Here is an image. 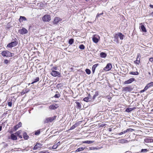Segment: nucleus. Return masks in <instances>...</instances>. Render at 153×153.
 Here are the masks:
<instances>
[{
    "mask_svg": "<svg viewBox=\"0 0 153 153\" xmlns=\"http://www.w3.org/2000/svg\"><path fill=\"white\" fill-rule=\"evenodd\" d=\"M13 41L10 42V47H13L16 45L18 44L17 40L15 38Z\"/></svg>",
    "mask_w": 153,
    "mask_h": 153,
    "instance_id": "5",
    "label": "nucleus"
},
{
    "mask_svg": "<svg viewBox=\"0 0 153 153\" xmlns=\"http://www.w3.org/2000/svg\"><path fill=\"white\" fill-rule=\"evenodd\" d=\"M23 134V138L25 140H27L29 139V137L26 132H24Z\"/></svg>",
    "mask_w": 153,
    "mask_h": 153,
    "instance_id": "24",
    "label": "nucleus"
},
{
    "mask_svg": "<svg viewBox=\"0 0 153 153\" xmlns=\"http://www.w3.org/2000/svg\"><path fill=\"white\" fill-rule=\"evenodd\" d=\"M107 54L104 52H101L100 53V56L102 58H104L106 56Z\"/></svg>",
    "mask_w": 153,
    "mask_h": 153,
    "instance_id": "25",
    "label": "nucleus"
},
{
    "mask_svg": "<svg viewBox=\"0 0 153 153\" xmlns=\"http://www.w3.org/2000/svg\"><path fill=\"white\" fill-rule=\"evenodd\" d=\"M8 60L7 59H5L4 60V62L5 64H7L8 63Z\"/></svg>",
    "mask_w": 153,
    "mask_h": 153,
    "instance_id": "55",
    "label": "nucleus"
},
{
    "mask_svg": "<svg viewBox=\"0 0 153 153\" xmlns=\"http://www.w3.org/2000/svg\"><path fill=\"white\" fill-rule=\"evenodd\" d=\"M56 94L54 95V97L55 98H58L60 96V95L59 93V92L58 91H56Z\"/></svg>",
    "mask_w": 153,
    "mask_h": 153,
    "instance_id": "35",
    "label": "nucleus"
},
{
    "mask_svg": "<svg viewBox=\"0 0 153 153\" xmlns=\"http://www.w3.org/2000/svg\"><path fill=\"white\" fill-rule=\"evenodd\" d=\"M105 124H102L101 125H100V127H103L104 126H105Z\"/></svg>",
    "mask_w": 153,
    "mask_h": 153,
    "instance_id": "57",
    "label": "nucleus"
},
{
    "mask_svg": "<svg viewBox=\"0 0 153 153\" xmlns=\"http://www.w3.org/2000/svg\"><path fill=\"white\" fill-rule=\"evenodd\" d=\"M112 66L111 64L110 63L107 64L104 69L103 70L105 71H108L110 70L112 68Z\"/></svg>",
    "mask_w": 153,
    "mask_h": 153,
    "instance_id": "4",
    "label": "nucleus"
},
{
    "mask_svg": "<svg viewBox=\"0 0 153 153\" xmlns=\"http://www.w3.org/2000/svg\"><path fill=\"white\" fill-rule=\"evenodd\" d=\"M149 152V150L147 149H142L140 151V152L143 153H146Z\"/></svg>",
    "mask_w": 153,
    "mask_h": 153,
    "instance_id": "33",
    "label": "nucleus"
},
{
    "mask_svg": "<svg viewBox=\"0 0 153 153\" xmlns=\"http://www.w3.org/2000/svg\"><path fill=\"white\" fill-rule=\"evenodd\" d=\"M92 40H93V42L95 43H97L98 42V39L97 38L95 37H93V38Z\"/></svg>",
    "mask_w": 153,
    "mask_h": 153,
    "instance_id": "34",
    "label": "nucleus"
},
{
    "mask_svg": "<svg viewBox=\"0 0 153 153\" xmlns=\"http://www.w3.org/2000/svg\"><path fill=\"white\" fill-rule=\"evenodd\" d=\"M152 86H153V82L148 83L145 87L147 90L148 88Z\"/></svg>",
    "mask_w": 153,
    "mask_h": 153,
    "instance_id": "16",
    "label": "nucleus"
},
{
    "mask_svg": "<svg viewBox=\"0 0 153 153\" xmlns=\"http://www.w3.org/2000/svg\"><path fill=\"white\" fill-rule=\"evenodd\" d=\"M85 71L87 74H90L91 73V71L90 69H85Z\"/></svg>",
    "mask_w": 153,
    "mask_h": 153,
    "instance_id": "43",
    "label": "nucleus"
},
{
    "mask_svg": "<svg viewBox=\"0 0 153 153\" xmlns=\"http://www.w3.org/2000/svg\"><path fill=\"white\" fill-rule=\"evenodd\" d=\"M145 143H149L153 142V140L151 139L150 137H149L145 139L144 140Z\"/></svg>",
    "mask_w": 153,
    "mask_h": 153,
    "instance_id": "14",
    "label": "nucleus"
},
{
    "mask_svg": "<svg viewBox=\"0 0 153 153\" xmlns=\"http://www.w3.org/2000/svg\"><path fill=\"white\" fill-rule=\"evenodd\" d=\"M140 28L142 32H143L145 33L146 32V28L143 25H141L140 27Z\"/></svg>",
    "mask_w": 153,
    "mask_h": 153,
    "instance_id": "20",
    "label": "nucleus"
},
{
    "mask_svg": "<svg viewBox=\"0 0 153 153\" xmlns=\"http://www.w3.org/2000/svg\"><path fill=\"white\" fill-rule=\"evenodd\" d=\"M75 103H76V107L77 108L80 109L81 108V105L79 102H76Z\"/></svg>",
    "mask_w": 153,
    "mask_h": 153,
    "instance_id": "27",
    "label": "nucleus"
},
{
    "mask_svg": "<svg viewBox=\"0 0 153 153\" xmlns=\"http://www.w3.org/2000/svg\"><path fill=\"white\" fill-rule=\"evenodd\" d=\"M123 91H131L133 90V88L131 86L126 87H124L123 88Z\"/></svg>",
    "mask_w": 153,
    "mask_h": 153,
    "instance_id": "6",
    "label": "nucleus"
},
{
    "mask_svg": "<svg viewBox=\"0 0 153 153\" xmlns=\"http://www.w3.org/2000/svg\"><path fill=\"white\" fill-rule=\"evenodd\" d=\"M56 145H58V146L60 144V142H59L58 143H57L56 144Z\"/></svg>",
    "mask_w": 153,
    "mask_h": 153,
    "instance_id": "58",
    "label": "nucleus"
},
{
    "mask_svg": "<svg viewBox=\"0 0 153 153\" xmlns=\"http://www.w3.org/2000/svg\"><path fill=\"white\" fill-rule=\"evenodd\" d=\"M22 131H21V130H20V131H18L16 133V134L17 135V136H18V135H20V134L21 133H22Z\"/></svg>",
    "mask_w": 153,
    "mask_h": 153,
    "instance_id": "48",
    "label": "nucleus"
},
{
    "mask_svg": "<svg viewBox=\"0 0 153 153\" xmlns=\"http://www.w3.org/2000/svg\"><path fill=\"white\" fill-rule=\"evenodd\" d=\"M85 149V147H80L79 148H78L75 151L76 152H79L82 151L83 150Z\"/></svg>",
    "mask_w": 153,
    "mask_h": 153,
    "instance_id": "26",
    "label": "nucleus"
},
{
    "mask_svg": "<svg viewBox=\"0 0 153 153\" xmlns=\"http://www.w3.org/2000/svg\"><path fill=\"white\" fill-rule=\"evenodd\" d=\"M99 65L98 64H96L94 65L92 68V72L93 74H94L96 68Z\"/></svg>",
    "mask_w": 153,
    "mask_h": 153,
    "instance_id": "19",
    "label": "nucleus"
},
{
    "mask_svg": "<svg viewBox=\"0 0 153 153\" xmlns=\"http://www.w3.org/2000/svg\"><path fill=\"white\" fill-rule=\"evenodd\" d=\"M7 47H10V43H9L7 45Z\"/></svg>",
    "mask_w": 153,
    "mask_h": 153,
    "instance_id": "63",
    "label": "nucleus"
},
{
    "mask_svg": "<svg viewBox=\"0 0 153 153\" xmlns=\"http://www.w3.org/2000/svg\"><path fill=\"white\" fill-rule=\"evenodd\" d=\"M103 14V12H102V13H98V14H97L96 16V19H98L99 17L100 16L102 15Z\"/></svg>",
    "mask_w": 153,
    "mask_h": 153,
    "instance_id": "42",
    "label": "nucleus"
},
{
    "mask_svg": "<svg viewBox=\"0 0 153 153\" xmlns=\"http://www.w3.org/2000/svg\"><path fill=\"white\" fill-rule=\"evenodd\" d=\"M140 53H138L136 60L134 61V62L135 64H139L140 63Z\"/></svg>",
    "mask_w": 153,
    "mask_h": 153,
    "instance_id": "9",
    "label": "nucleus"
},
{
    "mask_svg": "<svg viewBox=\"0 0 153 153\" xmlns=\"http://www.w3.org/2000/svg\"><path fill=\"white\" fill-rule=\"evenodd\" d=\"M58 147V145L56 144L54 145L52 147V148L53 149H56Z\"/></svg>",
    "mask_w": 153,
    "mask_h": 153,
    "instance_id": "50",
    "label": "nucleus"
},
{
    "mask_svg": "<svg viewBox=\"0 0 153 153\" xmlns=\"http://www.w3.org/2000/svg\"><path fill=\"white\" fill-rule=\"evenodd\" d=\"M12 56H13V58H16L17 57L16 56H14V53H10V57Z\"/></svg>",
    "mask_w": 153,
    "mask_h": 153,
    "instance_id": "49",
    "label": "nucleus"
},
{
    "mask_svg": "<svg viewBox=\"0 0 153 153\" xmlns=\"http://www.w3.org/2000/svg\"><path fill=\"white\" fill-rule=\"evenodd\" d=\"M1 54L4 57L9 56V52L7 51H4L2 52Z\"/></svg>",
    "mask_w": 153,
    "mask_h": 153,
    "instance_id": "12",
    "label": "nucleus"
},
{
    "mask_svg": "<svg viewBox=\"0 0 153 153\" xmlns=\"http://www.w3.org/2000/svg\"><path fill=\"white\" fill-rule=\"evenodd\" d=\"M83 143H86L88 144H91L93 143L94 142V141H90V140H87L83 142Z\"/></svg>",
    "mask_w": 153,
    "mask_h": 153,
    "instance_id": "32",
    "label": "nucleus"
},
{
    "mask_svg": "<svg viewBox=\"0 0 153 153\" xmlns=\"http://www.w3.org/2000/svg\"><path fill=\"white\" fill-rule=\"evenodd\" d=\"M61 20L58 17H55L54 19L53 23L55 24H57Z\"/></svg>",
    "mask_w": 153,
    "mask_h": 153,
    "instance_id": "22",
    "label": "nucleus"
},
{
    "mask_svg": "<svg viewBox=\"0 0 153 153\" xmlns=\"http://www.w3.org/2000/svg\"><path fill=\"white\" fill-rule=\"evenodd\" d=\"M42 145L39 143H37L33 147V150H36L42 147Z\"/></svg>",
    "mask_w": 153,
    "mask_h": 153,
    "instance_id": "11",
    "label": "nucleus"
},
{
    "mask_svg": "<svg viewBox=\"0 0 153 153\" xmlns=\"http://www.w3.org/2000/svg\"><path fill=\"white\" fill-rule=\"evenodd\" d=\"M118 33L115 34L114 37V41L117 42L118 40Z\"/></svg>",
    "mask_w": 153,
    "mask_h": 153,
    "instance_id": "28",
    "label": "nucleus"
},
{
    "mask_svg": "<svg viewBox=\"0 0 153 153\" xmlns=\"http://www.w3.org/2000/svg\"><path fill=\"white\" fill-rule=\"evenodd\" d=\"M77 126V123H75L70 128V130H72L75 128Z\"/></svg>",
    "mask_w": 153,
    "mask_h": 153,
    "instance_id": "38",
    "label": "nucleus"
},
{
    "mask_svg": "<svg viewBox=\"0 0 153 153\" xmlns=\"http://www.w3.org/2000/svg\"><path fill=\"white\" fill-rule=\"evenodd\" d=\"M30 91V89L28 88H25L23 89L22 91L21 92V94L23 95L27 93Z\"/></svg>",
    "mask_w": 153,
    "mask_h": 153,
    "instance_id": "18",
    "label": "nucleus"
},
{
    "mask_svg": "<svg viewBox=\"0 0 153 153\" xmlns=\"http://www.w3.org/2000/svg\"><path fill=\"white\" fill-rule=\"evenodd\" d=\"M125 111L126 112L128 113L130 112L131 111H132L131 108H127Z\"/></svg>",
    "mask_w": 153,
    "mask_h": 153,
    "instance_id": "39",
    "label": "nucleus"
},
{
    "mask_svg": "<svg viewBox=\"0 0 153 153\" xmlns=\"http://www.w3.org/2000/svg\"><path fill=\"white\" fill-rule=\"evenodd\" d=\"M39 80V77H36V79H34L33 82L31 83V84H33L36 82L38 81Z\"/></svg>",
    "mask_w": 153,
    "mask_h": 153,
    "instance_id": "37",
    "label": "nucleus"
},
{
    "mask_svg": "<svg viewBox=\"0 0 153 153\" xmlns=\"http://www.w3.org/2000/svg\"><path fill=\"white\" fill-rule=\"evenodd\" d=\"M74 42V39H69L68 41V43L70 45H72L73 44Z\"/></svg>",
    "mask_w": 153,
    "mask_h": 153,
    "instance_id": "40",
    "label": "nucleus"
},
{
    "mask_svg": "<svg viewBox=\"0 0 153 153\" xmlns=\"http://www.w3.org/2000/svg\"><path fill=\"white\" fill-rule=\"evenodd\" d=\"M22 126V123L20 122H19L17 125H16L14 126V129L16 131L17 129L21 127Z\"/></svg>",
    "mask_w": 153,
    "mask_h": 153,
    "instance_id": "15",
    "label": "nucleus"
},
{
    "mask_svg": "<svg viewBox=\"0 0 153 153\" xmlns=\"http://www.w3.org/2000/svg\"><path fill=\"white\" fill-rule=\"evenodd\" d=\"M99 147L97 146V147H90L89 148V149L90 150H94L95 149H99Z\"/></svg>",
    "mask_w": 153,
    "mask_h": 153,
    "instance_id": "36",
    "label": "nucleus"
},
{
    "mask_svg": "<svg viewBox=\"0 0 153 153\" xmlns=\"http://www.w3.org/2000/svg\"><path fill=\"white\" fill-rule=\"evenodd\" d=\"M57 70V67L56 66L53 67L51 69V71H52L53 70L56 71Z\"/></svg>",
    "mask_w": 153,
    "mask_h": 153,
    "instance_id": "45",
    "label": "nucleus"
},
{
    "mask_svg": "<svg viewBox=\"0 0 153 153\" xmlns=\"http://www.w3.org/2000/svg\"><path fill=\"white\" fill-rule=\"evenodd\" d=\"M149 61L150 62H153V57H151V58H150L149 59Z\"/></svg>",
    "mask_w": 153,
    "mask_h": 153,
    "instance_id": "54",
    "label": "nucleus"
},
{
    "mask_svg": "<svg viewBox=\"0 0 153 153\" xmlns=\"http://www.w3.org/2000/svg\"><path fill=\"white\" fill-rule=\"evenodd\" d=\"M59 107L57 104L53 105L49 107V108L51 110H55L57 108Z\"/></svg>",
    "mask_w": 153,
    "mask_h": 153,
    "instance_id": "10",
    "label": "nucleus"
},
{
    "mask_svg": "<svg viewBox=\"0 0 153 153\" xmlns=\"http://www.w3.org/2000/svg\"><path fill=\"white\" fill-rule=\"evenodd\" d=\"M79 48L81 50H83L85 49V47L83 45L81 44L79 46Z\"/></svg>",
    "mask_w": 153,
    "mask_h": 153,
    "instance_id": "44",
    "label": "nucleus"
},
{
    "mask_svg": "<svg viewBox=\"0 0 153 153\" xmlns=\"http://www.w3.org/2000/svg\"><path fill=\"white\" fill-rule=\"evenodd\" d=\"M126 132H126V130L125 131H123L121 132L120 133H119V134H118L119 135H122V134H124Z\"/></svg>",
    "mask_w": 153,
    "mask_h": 153,
    "instance_id": "47",
    "label": "nucleus"
},
{
    "mask_svg": "<svg viewBox=\"0 0 153 153\" xmlns=\"http://www.w3.org/2000/svg\"><path fill=\"white\" fill-rule=\"evenodd\" d=\"M117 33L120 39L121 40H123L125 37L124 35L123 34L121 33Z\"/></svg>",
    "mask_w": 153,
    "mask_h": 153,
    "instance_id": "23",
    "label": "nucleus"
},
{
    "mask_svg": "<svg viewBox=\"0 0 153 153\" xmlns=\"http://www.w3.org/2000/svg\"><path fill=\"white\" fill-rule=\"evenodd\" d=\"M40 133V130H38L36 131H35L34 134L35 135H38Z\"/></svg>",
    "mask_w": 153,
    "mask_h": 153,
    "instance_id": "41",
    "label": "nucleus"
},
{
    "mask_svg": "<svg viewBox=\"0 0 153 153\" xmlns=\"http://www.w3.org/2000/svg\"><path fill=\"white\" fill-rule=\"evenodd\" d=\"M40 153H49V152H48V151H47L46 152H43V151H41L40 152Z\"/></svg>",
    "mask_w": 153,
    "mask_h": 153,
    "instance_id": "56",
    "label": "nucleus"
},
{
    "mask_svg": "<svg viewBox=\"0 0 153 153\" xmlns=\"http://www.w3.org/2000/svg\"><path fill=\"white\" fill-rule=\"evenodd\" d=\"M10 138L13 140H17L16 136L14 134H11L10 136Z\"/></svg>",
    "mask_w": 153,
    "mask_h": 153,
    "instance_id": "21",
    "label": "nucleus"
},
{
    "mask_svg": "<svg viewBox=\"0 0 153 153\" xmlns=\"http://www.w3.org/2000/svg\"><path fill=\"white\" fill-rule=\"evenodd\" d=\"M147 90L145 88V87L144 89L143 90H141L140 91V93H142L143 92H144L145 91H146Z\"/></svg>",
    "mask_w": 153,
    "mask_h": 153,
    "instance_id": "52",
    "label": "nucleus"
},
{
    "mask_svg": "<svg viewBox=\"0 0 153 153\" xmlns=\"http://www.w3.org/2000/svg\"><path fill=\"white\" fill-rule=\"evenodd\" d=\"M129 74L133 75H138L139 74L137 71H136L135 72L132 71L130 72L129 73Z\"/></svg>",
    "mask_w": 153,
    "mask_h": 153,
    "instance_id": "30",
    "label": "nucleus"
},
{
    "mask_svg": "<svg viewBox=\"0 0 153 153\" xmlns=\"http://www.w3.org/2000/svg\"><path fill=\"white\" fill-rule=\"evenodd\" d=\"M118 141L119 143L122 144L127 143L128 142L127 140L125 139H121V140H119Z\"/></svg>",
    "mask_w": 153,
    "mask_h": 153,
    "instance_id": "17",
    "label": "nucleus"
},
{
    "mask_svg": "<svg viewBox=\"0 0 153 153\" xmlns=\"http://www.w3.org/2000/svg\"><path fill=\"white\" fill-rule=\"evenodd\" d=\"M51 75L53 76L54 77H60L61 75V74L60 72L56 71H54L53 70L51 71Z\"/></svg>",
    "mask_w": 153,
    "mask_h": 153,
    "instance_id": "2",
    "label": "nucleus"
},
{
    "mask_svg": "<svg viewBox=\"0 0 153 153\" xmlns=\"http://www.w3.org/2000/svg\"><path fill=\"white\" fill-rule=\"evenodd\" d=\"M19 138H22V136L21 135H19L18 136Z\"/></svg>",
    "mask_w": 153,
    "mask_h": 153,
    "instance_id": "61",
    "label": "nucleus"
},
{
    "mask_svg": "<svg viewBox=\"0 0 153 153\" xmlns=\"http://www.w3.org/2000/svg\"><path fill=\"white\" fill-rule=\"evenodd\" d=\"M98 92L96 91L95 92V94L93 97L92 99L94 100L95 99V98L98 95Z\"/></svg>",
    "mask_w": 153,
    "mask_h": 153,
    "instance_id": "31",
    "label": "nucleus"
},
{
    "mask_svg": "<svg viewBox=\"0 0 153 153\" xmlns=\"http://www.w3.org/2000/svg\"><path fill=\"white\" fill-rule=\"evenodd\" d=\"M135 81V79L134 78H131L125 81L123 83L124 84H128L131 83L133 81Z\"/></svg>",
    "mask_w": 153,
    "mask_h": 153,
    "instance_id": "8",
    "label": "nucleus"
},
{
    "mask_svg": "<svg viewBox=\"0 0 153 153\" xmlns=\"http://www.w3.org/2000/svg\"><path fill=\"white\" fill-rule=\"evenodd\" d=\"M42 19L44 22H49L51 20V17L49 15H46L42 17Z\"/></svg>",
    "mask_w": 153,
    "mask_h": 153,
    "instance_id": "3",
    "label": "nucleus"
},
{
    "mask_svg": "<svg viewBox=\"0 0 153 153\" xmlns=\"http://www.w3.org/2000/svg\"><path fill=\"white\" fill-rule=\"evenodd\" d=\"M105 98L111 100V99L112 97L109 96H107L105 97Z\"/></svg>",
    "mask_w": 153,
    "mask_h": 153,
    "instance_id": "53",
    "label": "nucleus"
},
{
    "mask_svg": "<svg viewBox=\"0 0 153 153\" xmlns=\"http://www.w3.org/2000/svg\"><path fill=\"white\" fill-rule=\"evenodd\" d=\"M27 20V19L26 18L23 16H20V18L19 19V21L20 23L22 22L23 21H26Z\"/></svg>",
    "mask_w": 153,
    "mask_h": 153,
    "instance_id": "13",
    "label": "nucleus"
},
{
    "mask_svg": "<svg viewBox=\"0 0 153 153\" xmlns=\"http://www.w3.org/2000/svg\"><path fill=\"white\" fill-rule=\"evenodd\" d=\"M150 15L152 17H153V12H152L150 14Z\"/></svg>",
    "mask_w": 153,
    "mask_h": 153,
    "instance_id": "60",
    "label": "nucleus"
},
{
    "mask_svg": "<svg viewBox=\"0 0 153 153\" xmlns=\"http://www.w3.org/2000/svg\"><path fill=\"white\" fill-rule=\"evenodd\" d=\"M33 28V25H30L29 26V28H28V30H32V29Z\"/></svg>",
    "mask_w": 153,
    "mask_h": 153,
    "instance_id": "51",
    "label": "nucleus"
},
{
    "mask_svg": "<svg viewBox=\"0 0 153 153\" xmlns=\"http://www.w3.org/2000/svg\"><path fill=\"white\" fill-rule=\"evenodd\" d=\"M149 6L151 8H153V5L150 4L149 5Z\"/></svg>",
    "mask_w": 153,
    "mask_h": 153,
    "instance_id": "59",
    "label": "nucleus"
},
{
    "mask_svg": "<svg viewBox=\"0 0 153 153\" xmlns=\"http://www.w3.org/2000/svg\"><path fill=\"white\" fill-rule=\"evenodd\" d=\"M28 32L27 30L25 28L22 27V29L19 30V32L21 34H26Z\"/></svg>",
    "mask_w": 153,
    "mask_h": 153,
    "instance_id": "7",
    "label": "nucleus"
},
{
    "mask_svg": "<svg viewBox=\"0 0 153 153\" xmlns=\"http://www.w3.org/2000/svg\"><path fill=\"white\" fill-rule=\"evenodd\" d=\"M134 130V129H132L131 128H129L126 130V132H127L128 131L132 132Z\"/></svg>",
    "mask_w": 153,
    "mask_h": 153,
    "instance_id": "46",
    "label": "nucleus"
},
{
    "mask_svg": "<svg viewBox=\"0 0 153 153\" xmlns=\"http://www.w3.org/2000/svg\"><path fill=\"white\" fill-rule=\"evenodd\" d=\"M131 109H132V111L133 110L136 109V107H134L132 108H131Z\"/></svg>",
    "mask_w": 153,
    "mask_h": 153,
    "instance_id": "62",
    "label": "nucleus"
},
{
    "mask_svg": "<svg viewBox=\"0 0 153 153\" xmlns=\"http://www.w3.org/2000/svg\"><path fill=\"white\" fill-rule=\"evenodd\" d=\"M56 116H55L53 117H48L46 118L44 121L45 123H48L49 122H52L56 118Z\"/></svg>",
    "mask_w": 153,
    "mask_h": 153,
    "instance_id": "1",
    "label": "nucleus"
},
{
    "mask_svg": "<svg viewBox=\"0 0 153 153\" xmlns=\"http://www.w3.org/2000/svg\"><path fill=\"white\" fill-rule=\"evenodd\" d=\"M91 96V95H90V94H88V97H85L83 99V100L85 101V102H88L89 100V97H90Z\"/></svg>",
    "mask_w": 153,
    "mask_h": 153,
    "instance_id": "29",
    "label": "nucleus"
},
{
    "mask_svg": "<svg viewBox=\"0 0 153 153\" xmlns=\"http://www.w3.org/2000/svg\"><path fill=\"white\" fill-rule=\"evenodd\" d=\"M7 105L8 106H10V102H7Z\"/></svg>",
    "mask_w": 153,
    "mask_h": 153,
    "instance_id": "64",
    "label": "nucleus"
}]
</instances>
